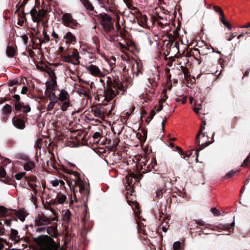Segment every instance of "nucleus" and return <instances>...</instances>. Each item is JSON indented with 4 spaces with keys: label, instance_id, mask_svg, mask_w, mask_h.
Listing matches in <instances>:
<instances>
[{
    "label": "nucleus",
    "instance_id": "25",
    "mask_svg": "<svg viewBox=\"0 0 250 250\" xmlns=\"http://www.w3.org/2000/svg\"><path fill=\"white\" fill-rule=\"evenodd\" d=\"M160 79L159 74H153L148 79V81L152 87H156Z\"/></svg>",
    "mask_w": 250,
    "mask_h": 250
},
{
    "label": "nucleus",
    "instance_id": "60",
    "mask_svg": "<svg viewBox=\"0 0 250 250\" xmlns=\"http://www.w3.org/2000/svg\"><path fill=\"white\" fill-rule=\"evenodd\" d=\"M210 230L208 229V228H207V227H205L204 228H202V230L199 231V232H200L199 234L201 235V233H202L203 234H209Z\"/></svg>",
    "mask_w": 250,
    "mask_h": 250
},
{
    "label": "nucleus",
    "instance_id": "40",
    "mask_svg": "<svg viewBox=\"0 0 250 250\" xmlns=\"http://www.w3.org/2000/svg\"><path fill=\"white\" fill-rule=\"evenodd\" d=\"M219 19L221 22L229 30L232 29V25L225 19V15L219 17Z\"/></svg>",
    "mask_w": 250,
    "mask_h": 250
},
{
    "label": "nucleus",
    "instance_id": "44",
    "mask_svg": "<svg viewBox=\"0 0 250 250\" xmlns=\"http://www.w3.org/2000/svg\"><path fill=\"white\" fill-rule=\"evenodd\" d=\"M101 4H102V7H104L106 11H108V12H113V10L112 9V7H110L109 6V0H107V2H103V3H101Z\"/></svg>",
    "mask_w": 250,
    "mask_h": 250
},
{
    "label": "nucleus",
    "instance_id": "9",
    "mask_svg": "<svg viewBox=\"0 0 250 250\" xmlns=\"http://www.w3.org/2000/svg\"><path fill=\"white\" fill-rule=\"evenodd\" d=\"M47 13V11L44 9H39L37 11L35 7L32 9L30 11L33 21L37 23L41 22L46 16Z\"/></svg>",
    "mask_w": 250,
    "mask_h": 250
},
{
    "label": "nucleus",
    "instance_id": "53",
    "mask_svg": "<svg viewBox=\"0 0 250 250\" xmlns=\"http://www.w3.org/2000/svg\"><path fill=\"white\" fill-rule=\"evenodd\" d=\"M42 139L41 138H38L36 141L35 147L41 149L42 147Z\"/></svg>",
    "mask_w": 250,
    "mask_h": 250
},
{
    "label": "nucleus",
    "instance_id": "16",
    "mask_svg": "<svg viewBox=\"0 0 250 250\" xmlns=\"http://www.w3.org/2000/svg\"><path fill=\"white\" fill-rule=\"evenodd\" d=\"M13 98L16 101L15 109H31L29 105H24L23 103L20 101V97L19 95L15 94L14 95Z\"/></svg>",
    "mask_w": 250,
    "mask_h": 250
},
{
    "label": "nucleus",
    "instance_id": "26",
    "mask_svg": "<svg viewBox=\"0 0 250 250\" xmlns=\"http://www.w3.org/2000/svg\"><path fill=\"white\" fill-rule=\"evenodd\" d=\"M45 69L44 70V71L49 75L50 78V81H57V76L54 70L52 69V68L49 67L46 65H45Z\"/></svg>",
    "mask_w": 250,
    "mask_h": 250
},
{
    "label": "nucleus",
    "instance_id": "8",
    "mask_svg": "<svg viewBox=\"0 0 250 250\" xmlns=\"http://www.w3.org/2000/svg\"><path fill=\"white\" fill-rule=\"evenodd\" d=\"M12 218H9L5 220H0V235H3L5 233V229L4 225L5 224L8 226H10L12 221H17V218L14 216H12ZM6 240L0 238V250H3L4 248L3 243H5Z\"/></svg>",
    "mask_w": 250,
    "mask_h": 250
},
{
    "label": "nucleus",
    "instance_id": "46",
    "mask_svg": "<svg viewBox=\"0 0 250 250\" xmlns=\"http://www.w3.org/2000/svg\"><path fill=\"white\" fill-rule=\"evenodd\" d=\"M67 199L66 196L65 195H61L57 197V203L63 204Z\"/></svg>",
    "mask_w": 250,
    "mask_h": 250
},
{
    "label": "nucleus",
    "instance_id": "31",
    "mask_svg": "<svg viewBox=\"0 0 250 250\" xmlns=\"http://www.w3.org/2000/svg\"><path fill=\"white\" fill-rule=\"evenodd\" d=\"M43 39H42L40 37H37L36 39L39 41V44L41 45L42 43H45L50 41V37L47 34L46 31L44 29L43 30Z\"/></svg>",
    "mask_w": 250,
    "mask_h": 250
},
{
    "label": "nucleus",
    "instance_id": "64",
    "mask_svg": "<svg viewBox=\"0 0 250 250\" xmlns=\"http://www.w3.org/2000/svg\"><path fill=\"white\" fill-rule=\"evenodd\" d=\"M236 171L231 170L226 175L225 178H230L236 173Z\"/></svg>",
    "mask_w": 250,
    "mask_h": 250
},
{
    "label": "nucleus",
    "instance_id": "58",
    "mask_svg": "<svg viewBox=\"0 0 250 250\" xmlns=\"http://www.w3.org/2000/svg\"><path fill=\"white\" fill-rule=\"evenodd\" d=\"M170 116V115H168V116H165L163 118V121H162V130L163 131H164L165 130V125L167 122V119L169 118V117Z\"/></svg>",
    "mask_w": 250,
    "mask_h": 250
},
{
    "label": "nucleus",
    "instance_id": "48",
    "mask_svg": "<svg viewBox=\"0 0 250 250\" xmlns=\"http://www.w3.org/2000/svg\"><path fill=\"white\" fill-rule=\"evenodd\" d=\"M213 9L216 12L219 14L220 17H222L225 15L222 9L219 6L214 5Z\"/></svg>",
    "mask_w": 250,
    "mask_h": 250
},
{
    "label": "nucleus",
    "instance_id": "39",
    "mask_svg": "<svg viewBox=\"0 0 250 250\" xmlns=\"http://www.w3.org/2000/svg\"><path fill=\"white\" fill-rule=\"evenodd\" d=\"M180 70H181L182 73L184 74L185 78L186 79H187L188 78H189L190 74H189V70L187 67H184L183 66H181Z\"/></svg>",
    "mask_w": 250,
    "mask_h": 250
},
{
    "label": "nucleus",
    "instance_id": "21",
    "mask_svg": "<svg viewBox=\"0 0 250 250\" xmlns=\"http://www.w3.org/2000/svg\"><path fill=\"white\" fill-rule=\"evenodd\" d=\"M12 215V209H8L3 206H0V217H11Z\"/></svg>",
    "mask_w": 250,
    "mask_h": 250
},
{
    "label": "nucleus",
    "instance_id": "54",
    "mask_svg": "<svg viewBox=\"0 0 250 250\" xmlns=\"http://www.w3.org/2000/svg\"><path fill=\"white\" fill-rule=\"evenodd\" d=\"M181 247V243L180 241H176L173 245L174 250H180Z\"/></svg>",
    "mask_w": 250,
    "mask_h": 250
},
{
    "label": "nucleus",
    "instance_id": "36",
    "mask_svg": "<svg viewBox=\"0 0 250 250\" xmlns=\"http://www.w3.org/2000/svg\"><path fill=\"white\" fill-rule=\"evenodd\" d=\"M45 94L49 95L52 102L57 103L58 101V97L56 95L55 93L53 92V91H48Z\"/></svg>",
    "mask_w": 250,
    "mask_h": 250
},
{
    "label": "nucleus",
    "instance_id": "61",
    "mask_svg": "<svg viewBox=\"0 0 250 250\" xmlns=\"http://www.w3.org/2000/svg\"><path fill=\"white\" fill-rule=\"evenodd\" d=\"M119 142H120V140L119 138H116L113 141V144H112L113 148H114V149L117 148Z\"/></svg>",
    "mask_w": 250,
    "mask_h": 250
},
{
    "label": "nucleus",
    "instance_id": "7",
    "mask_svg": "<svg viewBox=\"0 0 250 250\" xmlns=\"http://www.w3.org/2000/svg\"><path fill=\"white\" fill-rule=\"evenodd\" d=\"M101 24L104 30L109 32L114 29V25L112 17L106 13L101 14L99 15Z\"/></svg>",
    "mask_w": 250,
    "mask_h": 250
},
{
    "label": "nucleus",
    "instance_id": "45",
    "mask_svg": "<svg viewBox=\"0 0 250 250\" xmlns=\"http://www.w3.org/2000/svg\"><path fill=\"white\" fill-rule=\"evenodd\" d=\"M28 0H23L21 4H20V3L17 4L16 5V7L17 8V9L16 10L15 13L17 14V12H18L19 11H20V9L21 8L24 7V6L27 3Z\"/></svg>",
    "mask_w": 250,
    "mask_h": 250
},
{
    "label": "nucleus",
    "instance_id": "33",
    "mask_svg": "<svg viewBox=\"0 0 250 250\" xmlns=\"http://www.w3.org/2000/svg\"><path fill=\"white\" fill-rule=\"evenodd\" d=\"M138 23L143 28H146L147 27V18L146 15H142L140 20H138Z\"/></svg>",
    "mask_w": 250,
    "mask_h": 250
},
{
    "label": "nucleus",
    "instance_id": "37",
    "mask_svg": "<svg viewBox=\"0 0 250 250\" xmlns=\"http://www.w3.org/2000/svg\"><path fill=\"white\" fill-rule=\"evenodd\" d=\"M166 191V189L165 188H160L156 191V196L154 198V200H156V198L160 199L163 196L164 193Z\"/></svg>",
    "mask_w": 250,
    "mask_h": 250
},
{
    "label": "nucleus",
    "instance_id": "19",
    "mask_svg": "<svg viewBox=\"0 0 250 250\" xmlns=\"http://www.w3.org/2000/svg\"><path fill=\"white\" fill-rule=\"evenodd\" d=\"M112 111L109 110L108 113H105L104 110H91V112L95 116L104 121L106 116L109 117L111 115Z\"/></svg>",
    "mask_w": 250,
    "mask_h": 250
},
{
    "label": "nucleus",
    "instance_id": "49",
    "mask_svg": "<svg viewBox=\"0 0 250 250\" xmlns=\"http://www.w3.org/2000/svg\"><path fill=\"white\" fill-rule=\"evenodd\" d=\"M171 38H169V40L168 42L166 45V51L167 52L166 56H168L169 54L171 48H172V45H171Z\"/></svg>",
    "mask_w": 250,
    "mask_h": 250
},
{
    "label": "nucleus",
    "instance_id": "27",
    "mask_svg": "<svg viewBox=\"0 0 250 250\" xmlns=\"http://www.w3.org/2000/svg\"><path fill=\"white\" fill-rule=\"evenodd\" d=\"M128 203L132 206V208L137 216H139L141 213V210L139 204L137 202H131L128 200Z\"/></svg>",
    "mask_w": 250,
    "mask_h": 250
},
{
    "label": "nucleus",
    "instance_id": "22",
    "mask_svg": "<svg viewBox=\"0 0 250 250\" xmlns=\"http://www.w3.org/2000/svg\"><path fill=\"white\" fill-rule=\"evenodd\" d=\"M21 158L23 160L27 161V162L24 165V168L25 170L27 171L31 170L33 168L35 167V163L33 161L29 160L27 156L25 155H23Z\"/></svg>",
    "mask_w": 250,
    "mask_h": 250
},
{
    "label": "nucleus",
    "instance_id": "20",
    "mask_svg": "<svg viewBox=\"0 0 250 250\" xmlns=\"http://www.w3.org/2000/svg\"><path fill=\"white\" fill-rule=\"evenodd\" d=\"M65 40V43L66 44L69 43L74 44L77 42L76 37L70 32H68L64 35L62 41Z\"/></svg>",
    "mask_w": 250,
    "mask_h": 250
},
{
    "label": "nucleus",
    "instance_id": "13",
    "mask_svg": "<svg viewBox=\"0 0 250 250\" xmlns=\"http://www.w3.org/2000/svg\"><path fill=\"white\" fill-rule=\"evenodd\" d=\"M85 68L89 72V74L92 76L100 78H103L105 76V74L100 70L99 68L97 66L95 65L91 64L88 66H86Z\"/></svg>",
    "mask_w": 250,
    "mask_h": 250
},
{
    "label": "nucleus",
    "instance_id": "63",
    "mask_svg": "<svg viewBox=\"0 0 250 250\" xmlns=\"http://www.w3.org/2000/svg\"><path fill=\"white\" fill-rule=\"evenodd\" d=\"M25 174V172H20L15 175V178L17 180H21Z\"/></svg>",
    "mask_w": 250,
    "mask_h": 250
},
{
    "label": "nucleus",
    "instance_id": "50",
    "mask_svg": "<svg viewBox=\"0 0 250 250\" xmlns=\"http://www.w3.org/2000/svg\"><path fill=\"white\" fill-rule=\"evenodd\" d=\"M18 18L20 19V20H23V21H26V19L25 17V13L22 10H21V12H18Z\"/></svg>",
    "mask_w": 250,
    "mask_h": 250
},
{
    "label": "nucleus",
    "instance_id": "29",
    "mask_svg": "<svg viewBox=\"0 0 250 250\" xmlns=\"http://www.w3.org/2000/svg\"><path fill=\"white\" fill-rule=\"evenodd\" d=\"M46 89L45 93H46L48 91H54L57 86V81H50L46 85Z\"/></svg>",
    "mask_w": 250,
    "mask_h": 250
},
{
    "label": "nucleus",
    "instance_id": "43",
    "mask_svg": "<svg viewBox=\"0 0 250 250\" xmlns=\"http://www.w3.org/2000/svg\"><path fill=\"white\" fill-rule=\"evenodd\" d=\"M46 231L49 235L53 236L56 232V229L54 227H47Z\"/></svg>",
    "mask_w": 250,
    "mask_h": 250
},
{
    "label": "nucleus",
    "instance_id": "51",
    "mask_svg": "<svg viewBox=\"0 0 250 250\" xmlns=\"http://www.w3.org/2000/svg\"><path fill=\"white\" fill-rule=\"evenodd\" d=\"M137 226L140 229L141 233L145 235L146 234V230L144 229L145 226L144 225V224L142 222H138L137 223Z\"/></svg>",
    "mask_w": 250,
    "mask_h": 250
},
{
    "label": "nucleus",
    "instance_id": "10",
    "mask_svg": "<svg viewBox=\"0 0 250 250\" xmlns=\"http://www.w3.org/2000/svg\"><path fill=\"white\" fill-rule=\"evenodd\" d=\"M69 95L64 89L60 91L59 95L58 101L62 102V109H66L68 107L71 106L69 101Z\"/></svg>",
    "mask_w": 250,
    "mask_h": 250
},
{
    "label": "nucleus",
    "instance_id": "12",
    "mask_svg": "<svg viewBox=\"0 0 250 250\" xmlns=\"http://www.w3.org/2000/svg\"><path fill=\"white\" fill-rule=\"evenodd\" d=\"M57 220V217H53L51 219L44 214H39L35 218V224L38 227L45 226L50 224L51 221H54Z\"/></svg>",
    "mask_w": 250,
    "mask_h": 250
},
{
    "label": "nucleus",
    "instance_id": "30",
    "mask_svg": "<svg viewBox=\"0 0 250 250\" xmlns=\"http://www.w3.org/2000/svg\"><path fill=\"white\" fill-rule=\"evenodd\" d=\"M234 222H233L231 224H220L217 225L216 227L220 229L226 230L230 231V229L232 227H233L234 225Z\"/></svg>",
    "mask_w": 250,
    "mask_h": 250
},
{
    "label": "nucleus",
    "instance_id": "2",
    "mask_svg": "<svg viewBox=\"0 0 250 250\" xmlns=\"http://www.w3.org/2000/svg\"><path fill=\"white\" fill-rule=\"evenodd\" d=\"M195 113L199 116L200 119L202 120L203 125L201 126L200 129L198 132L196 138H195V144L196 145V149L195 151V154L197 157H198L199 151L201 150L202 149L205 148V147L208 146L210 145L212 142H206L205 143H203L202 145H200V135H202L203 137H205V133H203V131L205 129L204 125H206L205 121V117L203 116V115H206L208 114V113H205V110H194Z\"/></svg>",
    "mask_w": 250,
    "mask_h": 250
},
{
    "label": "nucleus",
    "instance_id": "14",
    "mask_svg": "<svg viewBox=\"0 0 250 250\" xmlns=\"http://www.w3.org/2000/svg\"><path fill=\"white\" fill-rule=\"evenodd\" d=\"M156 114L155 110H142L140 113V118L142 121L144 119L146 124H148Z\"/></svg>",
    "mask_w": 250,
    "mask_h": 250
},
{
    "label": "nucleus",
    "instance_id": "23",
    "mask_svg": "<svg viewBox=\"0 0 250 250\" xmlns=\"http://www.w3.org/2000/svg\"><path fill=\"white\" fill-rule=\"evenodd\" d=\"M130 72L133 76L135 74L136 76L137 77L140 73L142 74V67L140 65L138 62H136L132 65Z\"/></svg>",
    "mask_w": 250,
    "mask_h": 250
},
{
    "label": "nucleus",
    "instance_id": "3",
    "mask_svg": "<svg viewBox=\"0 0 250 250\" xmlns=\"http://www.w3.org/2000/svg\"><path fill=\"white\" fill-rule=\"evenodd\" d=\"M39 250H58L54 240L47 235H40L33 238Z\"/></svg>",
    "mask_w": 250,
    "mask_h": 250
},
{
    "label": "nucleus",
    "instance_id": "5",
    "mask_svg": "<svg viewBox=\"0 0 250 250\" xmlns=\"http://www.w3.org/2000/svg\"><path fill=\"white\" fill-rule=\"evenodd\" d=\"M61 57L63 62L71 63L74 65H78L80 63L79 53L75 48H66L64 54L61 55Z\"/></svg>",
    "mask_w": 250,
    "mask_h": 250
},
{
    "label": "nucleus",
    "instance_id": "57",
    "mask_svg": "<svg viewBox=\"0 0 250 250\" xmlns=\"http://www.w3.org/2000/svg\"><path fill=\"white\" fill-rule=\"evenodd\" d=\"M64 171L65 173H66L67 174H71V175H73V176H74V178L75 177V175L77 174H79V173L77 172H75L74 171H73L72 170H70V169H65V168H64Z\"/></svg>",
    "mask_w": 250,
    "mask_h": 250
},
{
    "label": "nucleus",
    "instance_id": "42",
    "mask_svg": "<svg viewBox=\"0 0 250 250\" xmlns=\"http://www.w3.org/2000/svg\"><path fill=\"white\" fill-rule=\"evenodd\" d=\"M192 224L196 225V229H198L199 228L198 225L201 226H204L205 223L202 220H193L192 221H191L190 223H189V226H192Z\"/></svg>",
    "mask_w": 250,
    "mask_h": 250
},
{
    "label": "nucleus",
    "instance_id": "1",
    "mask_svg": "<svg viewBox=\"0 0 250 250\" xmlns=\"http://www.w3.org/2000/svg\"><path fill=\"white\" fill-rule=\"evenodd\" d=\"M111 72L113 77L111 80L107 82L106 87H104V100L108 102L111 101L120 92L122 95L125 94L126 89L131 84L132 78L129 75V70L126 67L121 66H112L110 64Z\"/></svg>",
    "mask_w": 250,
    "mask_h": 250
},
{
    "label": "nucleus",
    "instance_id": "56",
    "mask_svg": "<svg viewBox=\"0 0 250 250\" xmlns=\"http://www.w3.org/2000/svg\"><path fill=\"white\" fill-rule=\"evenodd\" d=\"M194 151V149H192L191 150H190L189 151H187L186 152H184V155H183V156H182L183 158H185V157H189L190 156H191L192 154V152L193 151Z\"/></svg>",
    "mask_w": 250,
    "mask_h": 250
},
{
    "label": "nucleus",
    "instance_id": "34",
    "mask_svg": "<svg viewBox=\"0 0 250 250\" xmlns=\"http://www.w3.org/2000/svg\"><path fill=\"white\" fill-rule=\"evenodd\" d=\"M7 55L10 58L14 57L16 54V50L14 47L8 45L6 51Z\"/></svg>",
    "mask_w": 250,
    "mask_h": 250
},
{
    "label": "nucleus",
    "instance_id": "59",
    "mask_svg": "<svg viewBox=\"0 0 250 250\" xmlns=\"http://www.w3.org/2000/svg\"><path fill=\"white\" fill-rule=\"evenodd\" d=\"M250 161V154H249L247 158L244 160L241 165V167H246L248 165V162Z\"/></svg>",
    "mask_w": 250,
    "mask_h": 250
},
{
    "label": "nucleus",
    "instance_id": "41",
    "mask_svg": "<svg viewBox=\"0 0 250 250\" xmlns=\"http://www.w3.org/2000/svg\"><path fill=\"white\" fill-rule=\"evenodd\" d=\"M187 100V96H180L175 98V101L177 103H181L182 104H184L186 103Z\"/></svg>",
    "mask_w": 250,
    "mask_h": 250
},
{
    "label": "nucleus",
    "instance_id": "11",
    "mask_svg": "<svg viewBox=\"0 0 250 250\" xmlns=\"http://www.w3.org/2000/svg\"><path fill=\"white\" fill-rule=\"evenodd\" d=\"M62 21L65 26L73 29H75L79 25L78 22L73 18L70 13H64L62 16Z\"/></svg>",
    "mask_w": 250,
    "mask_h": 250
},
{
    "label": "nucleus",
    "instance_id": "15",
    "mask_svg": "<svg viewBox=\"0 0 250 250\" xmlns=\"http://www.w3.org/2000/svg\"><path fill=\"white\" fill-rule=\"evenodd\" d=\"M75 182L74 186H78L79 187V192L82 194L83 195L85 193L86 191L85 185L83 181L81 179L80 174H77L75 175V177L72 179Z\"/></svg>",
    "mask_w": 250,
    "mask_h": 250
},
{
    "label": "nucleus",
    "instance_id": "6",
    "mask_svg": "<svg viewBox=\"0 0 250 250\" xmlns=\"http://www.w3.org/2000/svg\"><path fill=\"white\" fill-rule=\"evenodd\" d=\"M15 116L12 119L14 125L17 128L22 129L25 126L24 118L27 113L31 110H16Z\"/></svg>",
    "mask_w": 250,
    "mask_h": 250
},
{
    "label": "nucleus",
    "instance_id": "18",
    "mask_svg": "<svg viewBox=\"0 0 250 250\" xmlns=\"http://www.w3.org/2000/svg\"><path fill=\"white\" fill-rule=\"evenodd\" d=\"M28 213L24 209H20L18 210L12 209V215H16L21 221L23 222Z\"/></svg>",
    "mask_w": 250,
    "mask_h": 250
},
{
    "label": "nucleus",
    "instance_id": "62",
    "mask_svg": "<svg viewBox=\"0 0 250 250\" xmlns=\"http://www.w3.org/2000/svg\"><path fill=\"white\" fill-rule=\"evenodd\" d=\"M26 179L28 180L27 182L35 183L37 181V177L35 176L27 177H26Z\"/></svg>",
    "mask_w": 250,
    "mask_h": 250
},
{
    "label": "nucleus",
    "instance_id": "4",
    "mask_svg": "<svg viewBox=\"0 0 250 250\" xmlns=\"http://www.w3.org/2000/svg\"><path fill=\"white\" fill-rule=\"evenodd\" d=\"M143 177V174L139 172H132L131 171L128 172V174L125 176L126 189L130 191V194L133 193L134 190L135 185L140 182V179Z\"/></svg>",
    "mask_w": 250,
    "mask_h": 250
},
{
    "label": "nucleus",
    "instance_id": "17",
    "mask_svg": "<svg viewBox=\"0 0 250 250\" xmlns=\"http://www.w3.org/2000/svg\"><path fill=\"white\" fill-rule=\"evenodd\" d=\"M142 163L144 165H141V167L144 173L150 172L154 168V165L153 164L152 159L147 160H146L145 162H142Z\"/></svg>",
    "mask_w": 250,
    "mask_h": 250
},
{
    "label": "nucleus",
    "instance_id": "47",
    "mask_svg": "<svg viewBox=\"0 0 250 250\" xmlns=\"http://www.w3.org/2000/svg\"><path fill=\"white\" fill-rule=\"evenodd\" d=\"M171 45H172V48H175L177 50V52H179V43L177 42H175L174 39L173 37H171Z\"/></svg>",
    "mask_w": 250,
    "mask_h": 250
},
{
    "label": "nucleus",
    "instance_id": "55",
    "mask_svg": "<svg viewBox=\"0 0 250 250\" xmlns=\"http://www.w3.org/2000/svg\"><path fill=\"white\" fill-rule=\"evenodd\" d=\"M28 186L33 190L35 194H36L37 192V190L36 189V187H37L35 184H32L30 182H27Z\"/></svg>",
    "mask_w": 250,
    "mask_h": 250
},
{
    "label": "nucleus",
    "instance_id": "32",
    "mask_svg": "<svg viewBox=\"0 0 250 250\" xmlns=\"http://www.w3.org/2000/svg\"><path fill=\"white\" fill-rule=\"evenodd\" d=\"M180 193L181 192H179V193L176 192L173 193L170 198V202H174L177 203L181 202V199L179 198L180 197L181 198L182 197L181 195L180 194Z\"/></svg>",
    "mask_w": 250,
    "mask_h": 250
},
{
    "label": "nucleus",
    "instance_id": "52",
    "mask_svg": "<svg viewBox=\"0 0 250 250\" xmlns=\"http://www.w3.org/2000/svg\"><path fill=\"white\" fill-rule=\"evenodd\" d=\"M5 182L9 185H14L15 183V181L13 177H9L8 176H5Z\"/></svg>",
    "mask_w": 250,
    "mask_h": 250
},
{
    "label": "nucleus",
    "instance_id": "35",
    "mask_svg": "<svg viewBox=\"0 0 250 250\" xmlns=\"http://www.w3.org/2000/svg\"><path fill=\"white\" fill-rule=\"evenodd\" d=\"M85 8L89 11H93L94 7L89 0H80Z\"/></svg>",
    "mask_w": 250,
    "mask_h": 250
},
{
    "label": "nucleus",
    "instance_id": "38",
    "mask_svg": "<svg viewBox=\"0 0 250 250\" xmlns=\"http://www.w3.org/2000/svg\"><path fill=\"white\" fill-rule=\"evenodd\" d=\"M71 213L69 209L65 211L63 214V220L65 222H69L71 219Z\"/></svg>",
    "mask_w": 250,
    "mask_h": 250
},
{
    "label": "nucleus",
    "instance_id": "28",
    "mask_svg": "<svg viewBox=\"0 0 250 250\" xmlns=\"http://www.w3.org/2000/svg\"><path fill=\"white\" fill-rule=\"evenodd\" d=\"M134 110H132V112L129 113L128 112L124 111L121 113L120 115V118L123 124H126V122L128 120L130 116L133 114Z\"/></svg>",
    "mask_w": 250,
    "mask_h": 250
},
{
    "label": "nucleus",
    "instance_id": "24",
    "mask_svg": "<svg viewBox=\"0 0 250 250\" xmlns=\"http://www.w3.org/2000/svg\"><path fill=\"white\" fill-rule=\"evenodd\" d=\"M10 237L11 240L16 242H20L23 238L19 235L18 230L13 229H11Z\"/></svg>",
    "mask_w": 250,
    "mask_h": 250
}]
</instances>
